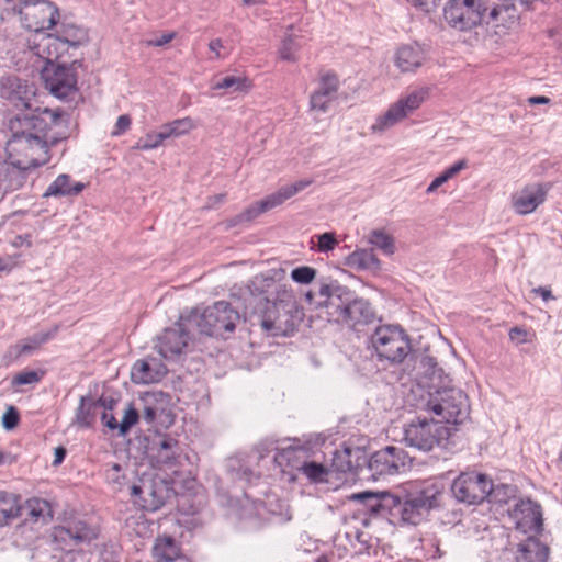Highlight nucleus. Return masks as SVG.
Segmentation results:
<instances>
[{
	"label": "nucleus",
	"instance_id": "72a5a7b5",
	"mask_svg": "<svg viewBox=\"0 0 562 562\" xmlns=\"http://www.w3.org/2000/svg\"><path fill=\"white\" fill-rule=\"evenodd\" d=\"M21 515L20 497L13 493L0 491V526Z\"/></svg>",
	"mask_w": 562,
	"mask_h": 562
},
{
	"label": "nucleus",
	"instance_id": "f03ea898",
	"mask_svg": "<svg viewBox=\"0 0 562 562\" xmlns=\"http://www.w3.org/2000/svg\"><path fill=\"white\" fill-rule=\"evenodd\" d=\"M319 301L317 306H325L328 314L336 322H344L351 325L367 324L372 321L374 313L370 303L364 299H356L350 302L344 301V296L348 295L346 288L337 282L322 284L317 292Z\"/></svg>",
	"mask_w": 562,
	"mask_h": 562
},
{
	"label": "nucleus",
	"instance_id": "412c9836",
	"mask_svg": "<svg viewBox=\"0 0 562 562\" xmlns=\"http://www.w3.org/2000/svg\"><path fill=\"white\" fill-rule=\"evenodd\" d=\"M188 340V331L181 324H177L175 327L166 328L162 334L157 337L155 348L164 359L173 360L183 352Z\"/></svg>",
	"mask_w": 562,
	"mask_h": 562
},
{
	"label": "nucleus",
	"instance_id": "393cba45",
	"mask_svg": "<svg viewBox=\"0 0 562 562\" xmlns=\"http://www.w3.org/2000/svg\"><path fill=\"white\" fill-rule=\"evenodd\" d=\"M426 60V53L418 44H407L397 48L394 63L402 72H414Z\"/></svg>",
	"mask_w": 562,
	"mask_h": 562
},
{
	"label": "nucleus",
	"instance_id": "774afa93",
	"mask_svg": "<svg viewBox=\"0 0 562 562\" xmlns=\"http://www.w3.org/2000/svg\"><path fill=\"white\" fill-rule=\"evenodd\" d=\"M550 99L544 95H535L528 99L529 104H548Z\"/></svg>",
	"mask_w": 562,
	"mask_h": 562
},
{
	"label": "nucleus",
	"instance_id": "79ce46f5",
	"mask_svg": "<svg viewBox=\"0 0 562 562\" xmlns=\"http://www.w3.org/2000/svg\"><path fill=\"white\" fill-rule=\"evenodd\" d=\"M301 473L313 483H323L327 481L329 470L321 463L307 460L303 465Z\"/></svg>",
	"mask_w": 562,
	"mask_h": 562
},
{
	"label": "nucleus",
	"instance_id": "052dcab7",
	"mask_svg": "<svg viewBox=\"0 0 562 562\" xmlns=\"http://www.w3.org/2000/svg\"><path fill=\"white\" fill-rule=\"evenodd\" d=\"M411 2L413 5L428 12L437 5L439 0H411Z\"/></svg>",
	"mask_w": 562,
	"mask_h": 562
},
{
	"label": "nucleus",
	"instance_id": "7ed1b4c3",
	"mask_svg": "<svg viewBox=\"0 0 562 562\" xmlns=\"http://www.w3.org/2000/svg\"><path fill=\"white\" fill-rule=\"evenodd\" d=\"M284 270L271 269L265 273L256 276L252 285L255 291L265 295L267 303V311L261 318V327L265 331L270 333L273 336L283 334L282 327L278 324V317L276 315L277 304L291 302L293 300V291L286 285L279 281L283 278Z\"/></svg>",
	"mask_w": 562,
	"mask_h": 562
},
{
	"label": "nucleus",
	"instance_id": "473e14b6",
	"mask_svg": "<svg viewBox=\"0 0 562 562\" xmlns=\"http://www.w3.org/2000/svg\"><path fill=\"white\" fill-rule=\"evenodd\" d=\"M101 406H104L101 398L94 401L91 396H81L76 412V423L83 428L91 427L94 423L97 409Z\"/></svg>",
	"mask_w": 562,
	"mask_h": 562
},
{
	"label": "nucleus",
	"instance_id": "e433bc0d",
	"mask_svg": "<svg viewBox=\"0 0 562 562\" xmlns=\"http://www.w3.org/2000/svg\"><path fill=\"white\" fill-rule=\"evenodd\" d=\"M21 177L19 171L10 166H7L0 158V196H3L10 191L19 189Z\"/></svg>",
	"mask_w": 562,
	"mask_h": 562
},
{
	"label": "nucleus",
	"instance_id": "6e6d98bb",
	"mask_svg": "<svg viewBox=\"0 0 562 562\" xmlns=\"http://www.w3.org/2000/svg\"><path fill=\"white\" fill-rule=\"evenodd\" d=\"M122 467L119 463H113L105 471V476L109 482L120 484L121 483V473Z\"/></svg>",
	"mask_w": 562,
	"mask_h": 562
},
{
	"label": "nucleus",
	"instance_id": "c85d7f7f",
	"mask_svg": "<svg viewBox=\"0 0 562 562\" xmlns=\"http://www.w3.org/2000/svg\"><path fill=\"white\" fill-rule=\"evenodd\" d=\"M58 329L59 327L55 325L45 331L36 333L19 341L11 348V350L14 351L15 357L31 355L32 352L37 350L42 345L53 339L58 333Z\"/></svg>",
	"mask_w": 562,
	"mask_h": 562
},
{
	"label": "nucleus",
	"instance_id": "a211bd4d",
	"mask_svg": "<svg viewBox=\"0 0 562 562\" xmlns=\"http://www.w3.org/2000/svg\"><path fill=\"white\" fill-rule=\"evenodd\" d=\"M348 501L355 502L361 506L359 510L371 516H381L390 519L391 505L394 502V495L389 492H370L352 493L347 497Z\"/></svg>",
	"mask_w": 562,
	"mask_h": 562
},
{
	"label": "nucleus",
	"instance_id": "49530a36",
	"mask_svg": "<svg viewBox=\"0 0 562 562\" xmlns=\"http://www.w3.org/2000/svg\"><path fill=\"white\" fill-rule=\"evenodd\" d=\"M42 379V374L37 371H22L14 375L12 380V385H26V384H35L38 383Z\"/></svg>",
	"mask_w": 562,
	"mask_h": 562
},
{
	"label": "nucleus",
	"instance_id": "c03bdc74",
	"mask_svg": "<svg viewBox=\"0 0 562 562\" xmlns=\"http://www.w3.org/2000/svg\"><path fill=\"white\" fill-rule=\"evenodd\" d=\"M300 48V43L297 42L296 37L290 35L286 36L281 44V47L279 49V54L281 59L286 61H295L296 57L295 54Z\"/></svg>",
	"mask_w": 562,
	"mask_h": 562
},
{
	"label": "nucleus",
	"instance_id": "69168bd1",
	"mask_svg": "<svg viewBox=\"0 0 562 562\" xmlns=\"http://www.w3.org/2000/svg\"><path fill=\"white\" fill-rule=\"evenodd\" d=\"M15 266L14 258H0V271H9Z\"/></svg>",
	"mask_w": 562,
	"mask_h": 562
},
{
	"label": "nucleus",
	"instance_id": "f8f14e48",
	"mask_svg": "<svg viewBox=\"0 0 562 562\" xmlns=\"http://www.w3.org/2000/svg\"><path fill=\"white\" fill-rule=\"evenodd\" d=\"M45 88L61 100L74 99L78 92L76 63L46 64L41 71Z\"/></svg>",
	"mask_w": 562,
	"mask_h": 562
},
{
	"label": "nucleus",
	"instance_id": "ea45409f",
	"mask_svg": "<svg viewBox=\"0 0 562 562\" xmlns=\"http://www.w3.org/2000/svg\"><path fill=\"white\" fill-rule=\"evenodd\" d=\"M467 160L461 159L453 165H451L449 168H447L441 175L436 177L426 189V192L428 194L434 193L439 187H441L443 183H446L448 180L452 179L454 176H457L461 170L467 168Z\"/></svg>",
	"mask_w": 562,
	"mask_h": 562
},
{
	"label": "nucleus",
	"instance_id": "dca6fc26",
	"mask_svg": "<svg viewBox=\"0 0 562 562\" xmlns=\"http://www.w3.org/2000/svg\"><path fill=\"white\" fill-rule=\"evenodd\" d=\"M508 514L515 522L516 529L524 533H538L542 530L541 506L530 498L518 499L508 510Z\"/></svg>",
	"mask_w": 562,
	"mask_h": 562
},
{
	"label": "nucleus",
	"instance_id": "4c0bfd02",
	"mask_svg": "<svg viewBox=\"0 0 562 562\" xmlns=\"http://www.w3.org/2000/svg\"><path fill=\"white\" fill-rule=\"evenodd\" d=\"M167 139L171 137H181L189 134L196 127L195 122L190 116L173 120L161 125Z\"/></svg>",
	"mask_w": 562,
	"mask_h": 562
},
{
	"label": "nucleus",
	"instance_id": "f704fd0d",
	"mask_svg": "<svg viewBox=\"0 0 562 562\" xmlns=\"http://www.w3.org/2000/svg\"><path fill=\"white\" fill-rule=\"evenodd\" d=\"M346 263L357 270H378L380 268V260L372 249H357L351 252Z\"/></svg>",
	"mask_w": 562,
	"mask_h": 562
},
{
	"label": "nucleus",
	"instance_id": "9b49d317",
	"mask_svg": "<svg viewBox=\"0 0 562 562\" xmlns=\"http://www.w3.org/2000/svg\"><path fill=\"white\" fill-rule=\"evenodd\" d=\"M239 314L228 302L218 301L207 306L195 318L196 327L201 334L207 336H223L224 333L235 330Z\"/></svg>",
	"mask_w": 562,
	"mask_h": 562
},
{
	"label": "nucleus",
	"instance_id": "09e8293b",
	"mask_svg": "<svg viewBox=\"0 0 562 562\" xmlns=\"http://www.w3.org/2000/svg\"><path fill=\"white\" fill-rule=\"evenodd\" d=\"M139 415L134 407L125 411L123 420L120 423V435H125L137 423Z\"/></svg>",
	"mask_w": 562,
	"mask_h": 562
},
{
	"label": "nucleus",
	"instance_id": "bb28decb",
	"mask_svg": "<svg viewBox=\"0 0 562 562\" xmlns=\"http://www.w3.org/2000/svg\"><path fill=\"white\" fill-rule=\"evenodd\" d=\"M549 548L537 538L529 537L518 544L516 562H547Z\"/></svg>",
	"mask_w": 562,
	"mask_h": 562
},
{
	"label": "nucleus",
	"instance_id": "13d9d810",
	"mask_svg": "<svg viewBox=\"0 0 562 562\" xmlns=\"http://www.w3.org/2000/svg\"><path fill=\"white\" fill-rule=\"evenodd\" d=\"M175 37V33H165L161 36L148 41V45L153 47H161L168 43H170Z\"/></svg>",
	"mask_w": 562,
	"mask_h": 562
},
{
	"label": "nucleus",
	"instance_id": "a878e982",
	"mask_svg": "<svg viewBox=\"0 0 562 562\" xmlns=\"http://www.w3.org/2000/svg\"><path fill=\"white\" fill-rule=\"evenodd\" d=\"M276 450L274 462L283 472H286V469L301 472L308 458V449L303 447L289 446L281 449L276 447Z\"/></svg>",
	"mask_w": 562,
	"mask_h": 562
},
{
	"label": "nucleus",
	"instance_id": "de8ad7c7",
	"mask_svg": "<svg viewBox=\"0 0 562 562\" xmlns=\"http://www.w3.org/2000/svg\"><path fill=\"white\" fill-rule=\"evenodd\" d=\"M19 422H20V415H19V411L16 409V407L12 406V405L8 406L7 411L2 415V419H1L2 427L5 430H12L19 425Z\"/></svg>",
	"mask_w": 562,
	"mask_h": 562
},
{
	"label": "nucleus",
	"instance_id": "f3484780",
	"mask_svg": "<svg viewBox=\"0 0 562 562\" xmlns=\"http://www.w3.org/2000/svg\"><path fill=\"white\" fill-rule=\"evenodd\" d=\"M133 503L146 512H156L164 506L168 496V490L159 482H143L131 487Z\"/></svg>",
	"mask_w": 562,
	"mask_h": 562
},
{
	"label": "nucleus",
	"instance_id": "3c124183",
	"mask_svg": "<svg viewBox=\"0 0 562 562\" xmlns=\"http://www.w3.org/2000/svg\"><path fill=\"white\" fill-rule=\"evenodd\" d=\"M9 243L14 248H30L33 245V236L31 233L15 234L9 239Z\"/></svg>",
	"mask_w": 562,
	"mask_h": 562
},
{
	"label": "nucleus",
	"instance_id": "cd10ccee",
	"mask_svg": "<svg viewBox=\"0 0 562 562\" xmlns=\"http://www.w3.org/2000/svg\"><path fill=\"white\" fill-rule=\"evenodd\" d=\"M85 189L82 182L72 181L67 173L59 175L46 189L43 196H76Z\"/></svg>",
	"mask_w": 562,
	"mask_h": 562
},
{
	"label": "nucleus",
	"instance_id": "2eb2a0df",
	"mask_svg": "<svg viewBox=\"0 0 562 562\" xmlns=\"http://www.w3.org/2000/svg\"><path fill=\"white\" fill-rule=\"evenodd\" d=\"M411 464V458L402 449L393 446L375 451L369 459L368 469L373 480L397 474Z\"/></svg>",
	"mask_w": 562,
	"mask_h": 562
},
{
	"label": "nucleus",
	"instance_id": "4468645a",
	"mask_svg": "<svg viewBox=\"0 0 562 562\" xmlns=\"http://www.w3.org/2000/svg\"><path fill=\"white\" fill-rule=\"evenodd\" d=\"M23 25L35 33H41L56 24L58 9L47 0H25L19 9Z\"/></svg>",
	"mask_w": 562,
	"mask_h": 562
},
{
	"label": "nucleus",
	"instance_id": "1a4fd4ad",
	"mask_svg": "<svg viewBox=\"0 0 562 562\" xmlns=\"http://www.w3.org/2000/svg\"><path fill=\"white\" fill-rule=\"evenodd\" d=\"M486 10L482 0H448L443 19L454 31L471 32L481 25Z\"/></svg>",
	"mask_w": 562,
	"mask_h": 562
},
{
	"label": "nucleus",
	"instance_id": "864d4df0",
	"mask_svg": "<svg viewBox=\"0 0 562 562\" xmlns=\"http://www.w3.org/2000/svg\"><path fill=\"white\" fill-rule=\"evenodd\" d=\"M131 126V117L126 114L120 115L112 131V136H120L124 134Z\"/></svg>",
	"mask_w": 562,
	"mask_h": 562
},
{
	"label": "nucleus",
	"instance_id": "bf43d9fd",
	"mask_svg": "<svg viewBox=\"0 0 562 562\" xmlns=\"http://www.w3.org/2000/svg\"><path fill=\"white\" fill-rule=\"evenodd\" d=\"M508 336L512 340H518L519 344H525L527 341V339H526L527 333L525 329H522L520 327H513L509 330Z\"/></svg>",
	"mask_w": 562,
	"mask_h": 562
},
{
	"label": "nucleus",
	"instance_id": "338daca9",
	"mask_svg": "<svg viewBox=\"0 0 562 562\" xmlns=\"http://www.w3.org/2000/svg\"><path fill=\"white\" fill-rule=\"evenodd\" d=\"M223 47V43L220 38H214L209 43V48L213 52L216 57H221L220 50Z\"/></svg>",
	"mask_w": 562,
	"mask_h": 562
},
{
	"label": "nucleus",
	"instance_id": "a19ab883",
	"mask_svg": "<svg viewBox=\"0 0 562 562\" xmlns=\"http://www.w3.org/2000/svg\"><path fill=\"white\" fill-rule=\"evenodd\" d=\"M368 240L385 255H393L395 251L394 238L382 229L372 231Z\"/></svg>",
	"mask_w": 562,
	"mask_h": 562
},
{
	"label": "nucleus",
	"instance_id": "e2e57ef3",
	"mask_svg": "<svg viewBox=\"0 0 562 562\" xmlns=\"http://www.w3.org/2000/svg\"><path fill=\"white\" fill-rule=\"evenodd\" d=\"M157 411L154 406H145L143 412V418L148 423L151 424L156 418Z\"/></svg>",
	"mask_w": 562,
	"mask_h": 562
},
{
	"label": "nucleus",
	"instance_id": "0e129e2a",
	"mask_svg": "<svg viewBox=\"0 0 562 562\" xmlns=\"http://www.w3.org/2000/svg\"><path fill=\"white\" fill-rule=\"evenodd\" d=\"M66 453L67 452L64 447L55 448V451H54L55 459L53 461V465H59L64 461Z\"/></svg>",
	"mask_w": 562,
	"mask_h": 562
},
{
	"label": "nucleus",
	"instance_id": "aec40b11",
	"mask_svg": "<svg viewBox=\"0 0 562 562\" xmlns=\"http://www.w3.org/2000/svg\"><path fill=\"white\" fill-rule=\"evenodd\" d=\"M53 537L57 542L75 547L89 543L97 538L95 530L82 520L67 521L63 526H56Z\"/></svg>",
	"mask_w": 562,
	"mask_h": 562
},
{
	"label": "nucleus",
	"instance_id": "c756f323",
	"mask_svg": "<svg viewBox=\"0 0 562 562\" xmlns=\"http://www.w3.org/2000/svg\"><path fill=\"white\" fill-rule=\"evenodd\" d=\"M157 447L155 459L159 467L172 468L177 464L180 449L176 439L165 436L159 439Z\"/></svg>",
	"mask_w": 562,
	"mask_h": 562
},
{
	"label": "nucleus",
	"instance_id": "6ab92c4d",
	"mask_svg": "<svg viewBox=\"0 0 562 562\" xmlns=\"http://www.w3.org/2000/svg\"><path fill=\"white\" fill-rule=\"evenodd\" d=\"M550 184L531 183L513 194L512 206L519 215H528L535 212L547 199Z\"/></svg>",
	"mask_w": 562,
	"mask_h": 562
},
{
	"label": "nucleus",
	"instance_id": "8fccbe9b",
	"mask_svg": "<svg viewBox=\"0 0 562 562\" xmlns=\"http://www.w3.org/2000/svg\"><path fill=\"white\" fill-rule=\"evenodd\" d=\"M317 249L321 252H328L335 249L338 244L334 233H324L317 236Z\"/></svg>",
	"mask_w": 562,
	"mask_h": 562
},
{
	"label": "nucleus",
	"instance_id": "c9c22d12",
	"mask_svg": "<svg viewBox=\"0 0 562 562\" xmlns=\"http://www.w3.org/2000/svg\"><path fill=\"white\" fill-rule=\"evenodd\" d=\"M252 88L251 80L246 76H226L218 79L212 87L213 90H225L229 93H247Z\"/></svg>",
	"mask_w": 562,
	"mask_h": 562
},
{
	"label": "nucleus",
	"instance_id": "680f3d73",
	"mask_svg": "<svg viewBox=\"0 0 562 562\" xmlns=\"http://www.w3.org/2000/svg\"><path fill=\"white\" fill-rule=\"evenodd\" d=\"M225 198H226L225 193H220V194H215L213 196H210L207 199V203H206V205L204 207L205 209H212L215 205L223 203L225 201Z\"/></svg>",
	"mask_w": 562,
	"mask_h": 562
},
{
	"label": "nucleus",
	"instance_id": "4d7b16f0",
	"mask_svg": "<svg viewBox=\"0 0 562 562\" xmlns=\"http://www.w3.org/2000/svg\"><path fill=\"white\" fill-rule=\"evenodd\" d=\"M101 420L104 426H106L111 430H119L120 431V423H117L116 418L109 414L108 412H103L101 415Z\"/></svg>",
	"mask_w": 562,
	"mask_h": 562
},
{
	"label": "nucleus",
	"instance_id": "9d476101",
	"mask_svg": "<svg viewBox=\"0 0 562 562\" xmlns=\"http://www.w3.org/2000/svg\"><path fill=\"white\" fill-rule=\"evenodd\" d=\"M450 430L439 420L418 417L404 429V440L411 447L430 451L448 440Z\"/></svg>",
	"mask_w": 562,
	"mask_h": 562
},
{
	"label": "nucleus",
	"instance_id": "5fc2aeb1",
	"mask_svg": "<svg viewBox=\"0 0 562 562\" xmlns=\"http://www.w3.org/2000/svg\"><path fill=\"white\" fill-rule=\"evenodd\" d=\"M494 538L497 540L498 546L495 548V551H507V546L509 544L508 535L506 530L503 528H498Z\"/></svg>",
	"mask_w": 562,
	"mask_h": 562
},
{
	"label": "nucleus",
	"instance_id": "a18cd8bd",
	"mask_svg": "<svg viewBox=\"0 0 562 562\" xmlns=\"http://www.w3.org/2000/svg\"><path fill=\"white\" fill-rule=\"evenodd\" d=\"M316 277V270L310 266H301L291 271V279L300 284H310Z\"/></svg>",
	"mask_w": 562,
	"mask_h": 562
},
{
	"label": "nucleus",
	"instance_id": "0eeeda50",
	"mask_svg": "<svg viewBox=\"0 0 562 562\" xmlns=\"http://www.w3.org/2000/svg\"><path fill=\"white\" fill-rule=\"evenodd\" d=\"M371 344L379 359L401 363L412 350L406 331L398 325H381L371 335Z\"/></svg>",
	"mask_w": 562,
	"mask_h": 562
},
{
	"label": "nucleus",
	"instance_id": "f257e3e1",
	"mask_svg": "<svg viewBox=\"0 0 562 562\" xmlns=\"http://www.w3.org/2000/svg\"><path fill=\"white\" fill-rule=\"evenodd\" d=\"M60 116L45 109L40 113H24L9 121L10 138L5 145L7 166L19 171L25 182V171L46 165L50 160L49 148L67 138Z\"/></svg>",
	"mask_w": 562,
	"mask_h": 562
},
{
	"label": "nucleus",
	"instance_id": "5701e85b",
	"mask_svg": "<svg viewBox=\"0 0 562 562\" xmlns=\"http://www.w3.org/2000/svg\"><path fill=\"white\" fill-rule=\"evenodd\" d=\"M32 49L46 64H56L55 61L68 53L69 47L55 34H41L40 41L34 43Z\"/></svg>",
	"mask_w": 562,
	"mask_h": 562
},
{
	"label": "nucleus",
	"instance_id": "603ef678",
	"mask_svg": "<svg viewBox=\"0 0 562 562\" xmlns=\"http://www.w3.org/2000/svg\"><path fill=\"white\" fill-rule=\"evenodd\" d=\"M30 515L34 518L44 516V513L48 510L49 505L44 499L34 498L29 502Z\"/></svg>",
	"mask_w": 562,
	"mask_h": 562
},
{
	"label": "nucleus",
	"instance_id": "2f4dec72",
	"mask_svg": "<svg viewBox=\"0 0 562 562\" xmlns=\"http://www.w3.org/2000/svg\"><path fill=\"white\" fill-rule=\"evenodd\" d=\"M1 93L3 98L16 102L15 106L29 108L30 104L23 95L26 93V86L16 77H7L1 81Z\"/></svg>",
	"mask_w": 562,
	"mask_h": 562
},
{
	"label": "nucleus",
	"instance_id": "6e6552de",
	"mask_svg": "<svg viewBox=\"0 0 562 562\" xmlns=\"http://www.w3.org/2000/svg\"><path fill=\"white\" fill-rule=\"evenodd\" d=\"M311 183V180L304 179L283 186L278 191L267 195L265 199L250 204L241 213L225 220L223 225L226 229H229L240 224L250 223L260 214L283 204L286 200L307 188Z\"/></svg>",
	"mask_w": 562,
	"mask_h": 562
},
{
	"label": "nucleus",
	"instance_id": "39448f33",
	"mask_svg": "<svg viewBox=\"0 0 562 562\" xmlns=\"http://www.w3.org/2000/svg\"><path fill=\"white\" fill-rule=\"evenodd\" d=\"M420 408L441 418V424L459 425L465 422L470 414L467 394L460 389L448 387L429 393Z\"/></svg>",
	"mask_w": 562,
	"mask_h": 562
},
{
	"label": "nucleus",
	"instance_id": "ddd939ff",
	"mask_svg": "<svg viewBox=\"0 0 562 562\" xmlns=\"http://www.w3.org/2000/svg\"><path fill=\"white\" fill-rule=\"evenodd\" d=\"M429 95L428 87H419L400 98L387 111L378 116L371 126L372 133H382L417 110Z\"/></svg>",
	"mask_w": 562,
	"mask_h": 562
},
{
	"label": "nucleus",
	"instance_id": "58836bf2",
	"mask_svg": "<svg viewBox=\"0 0 562 562\" xmlns=\"http://www.w3.org/2000/svg\"><path fill=\"white\" fill-rule=\"evenodd\" d=\"M55 35L63 40L69 48H77L87 41L86 31L70 24L63 25Z\"/></svg>",
	"mask_w": 562,
	"mask_h": 562
},
{
	"label": "nucleus",
	"instance_id": "20e7f679",
	"mask_svg": "<svg viewBox=\"0 0 562 562\" xmlns=\"http://www.w3.org/2000/svg\"><path fill=\"white\" fill-rule=\"evenodd\" d=\"M440 496L441 492L435 484L411 492L404 498L394 495L389 520L393 524L418 525L426 518L429 510L438 505Z\"/></svg>",
	"mask_w": 562,
	"mask_h": 562
},
{
	"label": "nucleus",
	"instance_id": "423d86ee",
	"mask_svg": "<svg viewBox=\"0 0 562 562\" xmlns=\"http://www.w3.org/2000/svg\"><path fill=\"white\" fill-rule=\"evenodd\" d=\"M501 491L508 495V485L494 486L492 480L482 473L462 472L454 479L451 492L457 501L465 504H480L490 498L491 502H503Z\"/></svg>",
	"mask_w": 562,
	"mask_h": 562
},
{
	"label": "nucleus",
	"instance_id": "4be33fe9",
	"mask_svg": "<svg viewBox=\"0 0 562 562\" xmlns=\"http://www.w3.org/2000/svg\"><path fill=\"white\" fill-rule=\"evenodd\" d=\"M339 81L336 75L325 74L321 77L317 89L310 98L312 110L326 113L333 101L337 99Z\"/></svg>",
	"mask_w": 562,
	"mask_h": 562
},
{
	"label": "nucleus",
	"instance_id": "b1692460",
	"mask_svg": "<svg viewBox=\"0 0 562 562\" xmlns=\"http://www.w3.org/2000/svg\"><path fill=\"white\" fill-rule=\"evenodd\" d=\"M167 373V368L156 359L137 360L131 371L132 381L137 384H149L160 381Z\"/></svg>",
	"mask_w": 562,
	"mask_h": 562
},
{
	"label": "nucleus",
	"instance_id": "7c9ffc66",
	"mask_svg": "<svg viewBox=\"0 0 562 562\" xmlns=\"http://www.w3.org/2000/svg\"><path fill=\"white\" fill-rule=\"evenodd\" d=\"M156 562H173L180 558V546L170 536L158 537L153 548Z\"/></svg>",
	"mask_w": 562,
	"mask_h": 562
},
{
	"label": "nucleus",
	"instance_id": "37998d69",
	"mask_svg": "<svg viewBox=\"0 0 562 562\" xmlns=\"http://www.w3.org/2000/svg\"><path fill=\"white\" fill-rule=\"evenodd\" d=\"M167 139L166 134L160 126L159 132H148L137 140L134 148L139 150H151L158 148Z\"/></svg>",
	"mask_w": 562,
	"mask_h": 562
}]
</instances>
